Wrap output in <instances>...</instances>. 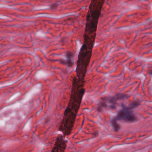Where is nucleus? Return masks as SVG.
I'll return each instance as SVG.
<instances>
[{"label":"nucleus","instance_id":"f257e3e1","mask_svg":"<svg viewBox=\"0 0 152 152\" xmlns=\"http://www.w3.org/2000/svg\"><path fill=\"white\" fill-rule=\"evenodd\" d=\"M101 15L99 10H89L86 18L85 33L83 35L84 43L78 56L76 70H86L90 58L94 45L98 19Z\"/></svg>","mask_w":152,"mask_h":152},{"label":"nucleus","instance_id":"f03ea898","mask_svg":"<svg viewBox=\"0 0 152 152\" xmlns=\"http://www.w3.org/2000/svg\"><path fill=\"white\" fill-rule=\"evenodd\" d=\"M132 112L130 107L124 109L120 113L118 117L111 120V123L116 131H117L119 129L118 125L116 123L118 120L125 119L131 122L135 120L136 118L132 113Z\"/></svg>","mask_w":152,"mask_h":152},{"label":"nucleus","instance_id":"7ed1b4c3","mask_svg":"<svg viewBox=\"0 0 152 152\" xmlns=\"http://www.w3.org/2000/svg\"><path fill=\"white\" fill-rule=\"evenodd\" d=\"M124 96V95L120 94L118 95L117 98L114 97L112 98H109L105 101V102L100 103L99 104V107L98 110L100 111L101 110V108L102 107H109L112 109L115 108L116 105V100L117 99H120Z\"/></svg>","mask_w":152,"mask_h":152},{"label":"nucleus","instance_id":"20e7f679","mask_svg":"<svg viewBox=\"0 0 152 152\" xmlns=\"http://www.w3.org/2000/svg\"><path fill=\"white\" fill-rule=\"evenodd\" d=\"M64 140H56V147L52 150V152H63L66 146Z\"/></svg>","mask_w":152,"mask_h":152},{"label":"nucleus","instance_id":"39448f33","mask_svg":"<svg viewBox=\"0 0 152 152\" xmlns=\"http://www.w3.org/2000/svg\"><path fill=\"white\" fill-rule=\"evenodd\" d=\"M61 63L64 65L71 66L73 64L72 56L70 53H68L64 58L60 61Z\"/></svg>","mask_w":152,"mask_h":152},{"label":"nucleus","instance_id":"423d86ee","mask_svg":"<svg viewBox=\"0 0 152 152\" xmlns=\"http://www.w3.org/2000/svg\"><path fill=\"white\" fill-rule=\"evenodd\" d=\"M104 0H93L89 6V10H101Z\"/></svg>","mask_w":152,"mask_h":152},{"label":"nucleus","instance_id":"0eeeda50","mask_svg":"<svg viewBox=\"0 0 152 152\" xmlns=\"http://www.w3.org/2000/svg\"><path fill=\"white\" fill-rule=\"evenodd\" d=\"M61 2L59 1L51 5L50 9L51 10H54L58 8V7L61 4Z\"/></svg>","mask_w":152,"mask_h":152},{"label":"nucleus","instance_id":"6e6552de","mask_svg":"<svg viewBox=\"0 0 152 152\" xmlns=\"http://www.w3.org/2000/svg\"><path fill=\"white\" fill-rule=\"evenodd\" d=\"M137 105V104L136 103H133L131 105V107L134 108Z\"/></svg>","mask_w":152,"mask_h":152},{"label":"nucleus","instance_id":"1a4fd4ad","mask_svg":"<svg viewBox=\"0 0 152 152\" xmlns=\"http://www.w3.org/2000/svg\"><path fill=\"white\" fill-rule=\"evenodd\" d=\"M149 74L151 76H152V70H150L149 72Z\"/></svg>","mask_w":152,"mask_h":152},{"label":"nucleus","instance_id":"9d476101","mask_svg":"<svg viewBox=\"0 0 152 152\" xmlns=\"http://www.w3.org/2000/svg\"><path fill=\"white\" fill-rule=\"evenodd\" d=\"M77 42H79L80 43V39H78V40H77L76 42V43H77Z\"/></svg>","mask_w":152,"mask_h":152},{"label":"nucleus","instance_id":"9b49d317","mask_svg":"<svg viewBox=\"0 0 152 152\" xmlns=\"http://www.w3.org/2000/svg\"><path fill=\"white\" fill-rule=\"evenodd\" d=\"M84 10H86V8H84Z\"/></svg>","mask_w":152,"mask_h":152}]
</instances>
